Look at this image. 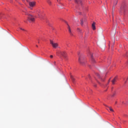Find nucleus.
<instances>
[{
	"mask_svg": "<svg viewBox=\"0 0 128 128\" xmlns=\"http://www.w3.org/2000/svg\"><path fill=\"white\" fill-rule=\"evenodd\" d=\"M25 14L26 16H28V22H34V16H32V15L28 14V12H26Z\"/></svg>",
	"mask_w": 128,
	"mask_h": 128,
	"instance_id": "obj_1",
	"label": "nucleus"
},
{
	"mask_svg": "<svg viewBox=\"0 0 128 128\" xmlns=\"http://www.w3.org/2000/svg\"><path fill=\"white\" fill-rule=\"evenodd\" d=\"M58 56H62L64 58H66V53L65 52L59 51L56 52Z\"/></svg>",
	"mask_w": 128,
	"mask_h": 128,
	"instance_id": "obj_2",
	"label": "nucleus"
},
{
	"mask_svg": "<svg viewBox=\"0 0 128 128\" xmlns=\"http://www.w3.org/2000/svg\"><path fill=\"white\" fill-rule=\"evenodd\" d=\"M50 44H52L54 48H58V44L56 42H54V41H52V40H50Z\"/></svg>",
	"mask_w": 128,
	"mask_h": 128,
	"instance_id": "obj_3",
	"label": "nucleus"
},
{
	"mask_svg": "<svg viewBox=\"0 0 128 128\" xmlns=\"http://www.w3.org/2000/svg\"><path fill=\"white\" fill-rule=\"evenodd\" d=\"M28 4L30 6L29 8L30 10H32V8L36 6V2H28Z\"/></svg>",
	"mask_w": 128,
	"mask_h": 128,
	"instance_id": "obj_4",
	"label": "nucleus"
},
{
	"mask_svg": "<svg viewBox=\"0 0 128 128\" xmlns=\"http://www.w3.org/2000/svg\"><path fill=\"white\" fill-rule=\"evenodd\" d=\"M68 30L70 34L72 36H74V34H72V30H70V25L68 24Z\"/></svg>",
	"mask_w": 128,
	"mask_h": 128,
	"instance_id": "obj_5",
	"label": "nucleus"
},
{
	"mask_svg": "<svg viewBox=\"0 0 128 128\" xmlns=\"http://www.w3.org/2000/svg\"><path fill=\"white\" fill-rule=\"evenodd\" d=\"M118 80L117 77H115L112 80V84H116V80Z\"/></svg>",
	"mask_w": 128,
	"mask_h": 128,
	"instance_id": "obj_6",
	"label": "nucleus"
},
{
	"mask_svg": "<svg viewBox=\"0 0 128 128\" xmlns=\"http://www.w3.org/2000/svg\"><path fill=\"white\" fill-rule=\"evenodd\" d=\"M96 75L97 76H98V78H100V80H102V82H104V78H102V77L100 76V74H98V73H97L96 74Z\"/></svg>",
	"mask_w": 128,
	"mask_h": 128,
	"instance_id": "obj_7",
	"label": "nucleus"
},
{
	"mask_svg": "<svg viewBox=\"0 0 128 128\" xmlns=\"http://www.w3.org/2000/svg\"><path fill=\"white\" fill-rule=\"evenodd\" d=\"M78 62L81 64H84V61L82 60V57L79 58Z\"/></svg>",
	"mask_w": 128,
	"mask_h": 128,
	"instance_id": "obj_8",
	"label": "nucleus"
},
{
	"mask_svg": "<svg viewBox=\"0 0 128 128\" xmlns=\"http://www.w3.org/2000/svg\"><path fill=\"white\" fill-rule=\"evenodd\" d=\"M92 28L93 30H96V22H94L93 24H92Z\"/></svg>",
	"mask_w": 128,
	"mask_h": 128,
	"instance_id": "obj_9",
	"label": "nucleus"
},
{
	"mask_svg": "<svg viewBox=\"0 0 128 128\" xmlns=\"http://www.w3.org/2000/svg\"><path fill=\"white\" fill-rule=\"evenodd\" d=\"M90 56H91V60H92V62H96V60L94 58L92 54H90Z\"/></svg>",
	"mask_w": 128,
	"mask_h": 128,
	"instance_id": "obj_10",
	"label": "nucleus"
},
{
	"mask_svg": "<svg viewBox=\"0 0 128 128\" xmlns=\"http://www.w3.org/2000/svg\"><path fill=\"white\" fill-rule=\"evenodd\" d=\"M46 2L49 4V6H52V1L50 0H46Z\"/></svg>",
	"mask_w": 128,
	"mask_h": 128,
	"instance_id": "obj_11",
	"label": "nucleus"
},
{
	"mask_svg": "<svg viewBox=\"0 0 128 128\" xmlns=\"http://www.w3.org/2000/svg\"><path fill=\"white\" fill-rule=\"evenodd\" d=\"M70 78H71L73 82H74L75 79L74 78V76L72 75H70Z\"/></svg>",
	"mask_w": 128,
	"mask_h": 128,
	"instance_id": "obj_12",
	"label": "nucleus"
},
{
	"mask_svg": "<svg viewBox=\"0 0 128 128\" xmlns=\"http://www.w3.org/2000/svg\"><path fill=\"white\" fill-rule=\"evenodd\" d=\"M76 4H82V0H75Z\"/></svg>",
	"mask_w": 128,
	"mask_h": 128,
	"instance_id": "obj_13",
	"label": "nucleus"
},
{
	"mask_svg": "<svg viewBox=\"0 0 128 128\" xmlns=\"http://www.w3.org/2000/svg\"><path fill=\"white\" fill-rule=\"evenodd\" d=\"M81 22H80V24L81 26H83L84 25V22H86V20L84 19H82L80 20Z\"/></svg>",
	"mask_w": 128,
	"mask_h": 128,
	"instance_id": "obj_14",
	"label": "nucleus"
},
{
	"mask_svg": "<svg viewBox=\"0 0 128 128\" xmlns=\"http://www.w3.org/2000/svg\"><path fill=\"white\" fill-rule=\"evenodd\" d=\"M36 12V14H37L39 18H40V14H38L40 12V10H37Z\"/></svg>",
	"mask_w": 128,
	"mask_h": 128,
	"instance_id": "obj_15",
	"label": "nucleus"
},
{
	"mask_svg": "<svg viewBox=\"0 0 128 128\" xmlns=\"http://www.w3.org/2000/svg\"><path fill=\"white\" fill-rule=\"evenodd\" d=\"M116 92L114 91V92H112V98H114V96H116Z\"/></svg>",
	"mask_w": 128,
	"mask_h": 128,
	"instance_id": "obj_16",
	"label": "nucleus"
},
{
	"mask_svg": "<svg viewBox=\"0 0 128 128\" xmlns=\"http://www.w3.org/2000/svg\"><path fill=\"white\" fill-rule=\"evenodd\" d=\"M116 4H118V0H116L114 3V6H116Z\"/></svg>",
	"mask_w": 128,
	"mask_h": 128,
	"instance_id": "obj_17",
	"label": "nucleus"
},
{
	"mask_svg": "<svg viewBox=\"0 0 128 128\" xmlns=\"http://www.w3.org/2000/svg\"><path fill=\"white\" fill-rule=\"evenodd\" d=\"M109 110L110 112H114V110H112V108L110 107L109 108Z\"/></svg>",
	"mask_w": 128,
	"mask_h": 128,
	"instance_id": "obj_18",
	"label": "nucleus"
},
{
	"mask_svg": "<svg viewBox=\"0 0 128 128\" xmlns=\"http://www.w3.org/2000/svg\"><path fill=\"white\" fill-rule=\"evenodd\" d=\"M20 30H24V29L22 28H20Z\"/></svg>",
	"mask_w": 128,
	"mask_h": 128,
	"instance_id": "obj_19",
	"label": "nucleus"
},
{
	"mask_svg": "<svg viewBox=\"0 0 128 128\" xmlns=\"http://www.w3.org/2000/svg\"><path fill=\"white\" fill-rule=\"evenodd\" d=\"M128 80V77L126 79V80H124L125 82H126V80Z\"/></svg>",
	"mask_w": 128,
	"mask_h": 128,
	"instance_id": "obj_20",
	"label": "nucleus"
},
{
	"mask_svg": "<svg viewBox=\"0 0 128 128\" xmlns=\"http://www.w3.org/2000/svg\"><path fill=\"white\" fill-rule=\"evenodd\" d=\"M50 58H54V56L52 55H50Z\"/></svg>",
	"mask_w": 128,
	"mask_h": 128,
	"instance_id": "obj_21",
	"label": "nucleus"
},
{
	"mask_svg": "<svg viewBox=\"0 0 128 128\" xmlns=\"http://www.w3.org/2000/svg\"><path fill=\"white\" fill-rule=\"evenodd\" d=\"M66 46H68V44H66Z\"/></svg>",
	"mask_w": 128,
	"mask_h": 128,
	"instance_id": "obj_22",
	"label": "nucleus"
},
{
	"mask_svg": "<svg viewBox=\"0 0 128 128\" xmlns=\"http://www.w3.org/2000/svg\"><path fill=\"white\" fill-rule=\"evenodd\" d=\"M36 48H38V45H36Z\"/></svg>",
	"mask_w": 128,
	"mask_h": 128,
	"instance_id": "obj_23",
	"label": "nucleus"
},
{
	"mask_svg": "<svg viewBox=\"0 0 128 128\" xmlns=\"http://www.w3.org/2000/svg\"><path fill=\"white\" fill-rule=\"evenodd\" d=\"M94 86H95V88L96 87V85H94Z\"/></svg>",
	"mask_w": 128,
	"mask_h": 128,
	"instance_id": "obj_24",
	"label": "nucleus"
},
{
	"mask_svg": "<svg viewBox=\"0 0 128 128\" xmlns=\"http://www.w3.org/2000/svg\"><path fill=\"white\" fill-rule=\"evenodd\" d=\"M124 12H126V11L124 10Z\"/></svg>",
	"mask_w": 128,
	"mask_h": 128,
	"instance_id": "obj_25",
	"label": "nucleus"
},
{
	"mask_svg": "<svg viewBox=\"0 0 128 128\" xmlns=\"http://www.w3.org/2000/svg\"><path fill=\"white\" fill-rule=\"evenodd\" d=\"M38 44H40V42H38Z\"/></svg>",
	"mask_w": 128,
	"mask_h": 128,
	"instance_id": "obj_26",
	"label": "nucleus"
},
{
	"mask_svg": "<svg viewBox=\"0 0 128 128\" xmlns=\"http://www.w3.org/2000/svg\"><path fill=\"white\" fill-rule=\"evenodd\" d=\"M98 84H100V82H98Z\"/></svg>",
	"mask_w": 128,
	"mask_h": 128,
	"instance_id": "obj_27",
	"label": "nucleus"
},
{
	"mask_svg": "<svg viewBox=\"0 0 128 128\" xmlns=\"http://www.w3.org/2000/svg\"><path fill=\"white\" fill-rule=\"evenodd\" d=\"M27 2H28V0H26Z\"/></svg>",
	"mask_w": 128,
	"mask_h": 128,
	"instance_id": "obj_28",
	"label": "nucleus"
},
{
	"mask_svg": "<svg viewBox=\"0 0 128 128\" xmlns=\"http://www.w3.org/2000/svg\"><path fill=\"white\" fill-rule=\"evenodd\" d=\"M114 88H112V90Z\"/></svg>",
	"mask_w": 128,
	"mask_h": 128,
	"instance_id": "obj_29",
	"label": "nucleus"
}]
</instances>
